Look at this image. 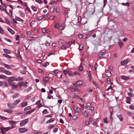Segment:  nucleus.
<instances>
[{"instance_id": "obj_1", "label": "nucleus", "mask_w": 134, "mask_h": 134, "mask_svg": "<svg viewBox=\"0 0 134 134\" xmlns=\"http://www.w3.org/2000/svg\"><path fill=\"white\" fill-rule=\"evenodd\" d=\"M0 130H1L2 133V134H4L5 132V131L6 132L10 130V128L8 127H1L0 128Z\"/></svg>"}, {"instance_id": "obj_2", "label": "nucleus", "mask_w": 134, "mask_h": 134, "mask_svg": "<svg viewBox=\"0 0 134 134\" xmlns=\"http://www.w3.org/2000/svg\"><path fill=\"white\" fill-rule=\"evenodd\" d=\"M29 120L28 119H27L22 121L20 124V126H23L28 122Z\"/></svg>"}, {"instance_id": "obj_3", "label": "nucleus", "mask_w": 134, "mask_h": 134, "mask_svg": "<svg viewBox=\"0 0 134 134\" xmlns=\"http://www.w3.org/2000/svg\"><path fill=\"white\" fill-rule=\"evenodd\" d=\"M130 60L128 59L124 60L121 61V65H124L125 64H127L129 62Z\"/></svg>"}, {"instance_id": "obj_4", "label": "nucleus", "mask_w": 134, "mask_h": 134, "mask_svg": "<svg viewBox=\"0 0 134 134\" xmlns=\"http://www.w3.org/2000/svg\"><path fill=\"white\" fill-rule=\"evenodd\" d=\"M18 130L21 133H24L28 131V130L25 128H20L18 129Z\"/></svg>"}, {"instance_id": "obj_5", "label": "nucleus", "mask_w": 134, "mask_h": 134, "mask_svg": "<svg viewBox=\"0 0 134 134\" xmlns=\"http://www.w3.org/2000/svg\"><path fill=\"white\" fill-rule=\"evenodd\" d=\"M105 75L107 77H109L111 76L110 72L109 70H107L105 71Z\"/></svg>"}, {"instance_id": "obj_6", "label": "nucleus", "mask_w": 134, "mask_h": 134, "mask_svg": "<svg viewBox=\"0 0 134 134\" xmlns=\"http://www.w3.org/2000/svg\"><path fill=\"white\" fill-rule=\"evenodd\" d=\"M76 82L77 86H80L82 85L83 82L82 81H77Z\"/></svg>"}, {"instance_id": "obj_7", "label": "nucleus", "mask_w": 134, "mask_h": 134, "mask_svg": "<svg viewBox=\"0 0 134 134\" xmlns=\"http://www.w3.org/2000/svg\"><path fill=\"white\" fill-rule=\"evenodd\" d=\"M8 106L9 108L12 109H13L15 107L14 106V104L13 103V104L10 103H8Z\"/></svg>"}, {"instance_id": "obj_8", "label": "nucleus", "mask_w": 134, "mask_h": 134, "mask_svg": "<svg viewBox=\"0 0 134 134\" xmlns=\"http://www.w3.org/2000/svg\"><path fill=\"white\" fill-rule=\"evenodd\" d=\"M3 65L5 68L8 69H10L12 68L11 66L8 64H3Z\"/></svg>"}, {"instance_id": "obj_9", "label": "nucleus", "mask_w": 134, "mask_h": 134, "mask_svg": "<svg viewBox=\"0 0 134 134\" xmlns=\"http://www.w3.org/2000/svg\"><path fill=\"white\" fill-rule=\"evenodd\" d=\"M8 81H13L15 80V78L14 77H10L8 78Z\"/></svg>"}, {"instance_id": "obj_10", "label": "nucleus", "mask_w": 134, "mask_h": 134, "mask_svg": "<svg viewBox=\"0 0 134 134\" xmlns=\"http://www.w3.org/2000/svg\"><path fill=\"white\" fill-rule=\"evenodd\" d=\"M121 78L122 79L124 80H126L129 79V77L127 76H121Z\"/></svg>"}, {"instance_id": "obj_11", "label": "nucleus", "mask_w": 134, "mask_h": 134, "mask_svg": "<svg viewBox=\"0 0 134 134\" xmlns=\"http://www.w3.org/2000/svg\"><path fill=\"white\" fill-rule=\"evenodd\" d=\"M67 44H63L61 46V48L62 49H66L67 48Z\"/></svg>"}, {"instance_id": "obj_12", "label": "nucleus", "mask_w": 134, "mask_h": 134, "mask_svg": "<svg viewBox=\"0 0 134 134\" xmlns=\"http://www.w3.org/2000/svg\"><path fill=\"white\" fill-rule=\"evenodd\" d=\"M118 43L119 45L120 46V47L121 48L124 45V43L121 40H119L118 42Z\"/></svg>"}, {"instance_id": "obj_13", "label": "nucleus", "mask_w": 134, "mask_h": 134, "mask_svg": "<svg viewBox=\"0 0 134 134\" xmlns=\"http://www.w3.org/2000/svg\"><path fill=\"white\" fill-rule=\"evenodd\" d=\"M55 119L54 118H52L50 119L49 120L47 121L46 122V123H51L54 121L55 120Z\"/></svg>"}, {"instance_id": "obj_14", "label": "nucleus", "mask_w": 134, "mask_h": 134, "mask_svg": "<svg viewBox=\"0 0 134 134\" xmlns=\"http://www.w3.org/2000/svg\"><path fill=\"white\" fill-rule=\"evenodd\" d=\"M7 30L12 34H14V31L10 28H8Z\"/></svg>"}, {"instance_id": "obj_15", "label": "nucleus", "mask_w": 134, "mask_h": 134, "mask_svg": "<svg viewBox=\"0 0 134 134\" xmlns=\"http://www.w3.org/2000/svg\"><path fill=\"white\" fill-rule=\"evenodd\" d=\"M34 109H33L31 110H29V111H27L26 113V114L27 115L29 114H30L32 113L33 112H34Z\"/></svg>"}, {"instance_id": "obj_16", "label": "nucleus", "mask_w": 134, "mask_h": 134, "mask_svg": "<svg viewBox=\"0 0 134 134\" xmlns=\"http://www.w3.org/2000/svg\"><path fill=\"white\" fill-rule=\"evenodd\" d=\"M48 78L47 77L44 78L43 79V81L44 83H46L48 82Z\"/></svg>"}, {"instance_id": "obj_17", "label": "nucleus", "mask_w": 134, "mask_h": 134, "mask_svg": "<svg viewBox=\"0 0 134 134\" xmlns=\"http://www.w3.org/2000/svg\"><path fill=\"white\" fill-rule=\"evenodd\" d=\"M3 51L5 53L9 54L10 53V51L7 49H3Z\"/></svg>"}, {"instance_id": "obj_18", "label": "nucleus", "mask_w": 134, "mask_h": 134, "mask_svg": "<svg viewBox=\"0 0 134 134\" xmlns=\"http://www.w3.org/2000/svg\"><path fill=\"white\" fill-rule=\"evenodd\" d=\"M27 105V102H24L21 103V105L22 107H25Z\"/></svg>"}, {"instance_id": "obj_19", "label": "nucleus", "mask_w": 134, "mask_h": 134, "mask_svg": "<svg viewBox=\"0 0 134 134\" xmlns=\"http://www.w3.org/2000/svg\"><path fill=\"white\" fill-rule=\"evenodd\" d=\"M15 19L17 21H20L22 22H23L24 21L21 18L18 17H16Z\"/></svg>"}, {"instance_id": "obj_20", "label": "nucleus", "mask_w": 134, "mask_h": 134, "mask_svg": "<svg viewBox=\"0 0 134 134\" xmlns=\"http://www.w3.org/2000/svg\"><path fill=\"white\" fill-rule=\"evenodd\" d=\"M82 63H81L79 67V69L80 71H82L83 70V68L82 66Z\"/></svg>"}, {"instance_id": "obj_21", "label": "nucleus", "mask_w": 134, "mask_h": 134, "mask_svg": "<svg viewBox=\"0 0 134 134\" xmlns=\"http://www.w3.org/2000/svg\"><path fill=\"white\" fill-rule=\"evenodd\" d=\"M4 111L5 112H7L9 113H12V110H9L8 109H5L4 110Z\"/></svg>"}, {"instance_id": "obj_22", "label": "nucleus", "mask_w": 134, "mask_h": 134, "mask_svg": "<svg viewBox=\"0 0 134 134\" xmlns=\"http://www.w3.org/2000/svg\"><path fill=\"white\" fill-rule=\"evenodd\" d=\"M83 113L84 114V116L86 117H87L88 116V112L87 111H84Z\"/></svg>"}, {"instance_id": "obj_23", "label": "nucleus", "mask_w": 134, "mask_h": 134, "mask_svg": "<svg viewBox=\"0 0 134 134\" xmlns=\"http://www.w3.org/2000/svg\"><path fill=\"white\" fill-rule=\"evenodd\" d=\"M23 82L22 81H20L18 83V86L20 87H21L23 86Z\"/></svg>"}, {"instance_id": "obj_24", "label": "nucleus", "mask_w": 134, "mask_h": 134, "mask_svg": "<svg viewBox=\"0 0 134 134\" xmlns=\"http://www.w3.org/2000/svg\"><path fill=\"white\" fill-rule=\"evenodd\" d=\"M4 73L7 75H12L11 72L5 70V71L4 72Z\"/></svg>"}, {"instance_id": "obj_25", "label": "nucleus", "mask_w": 134, "mask_h": 134, "mask_svg": "<svg viewBox=\"0 0 134 134\" xmlns=\"http://www.w3.org/2000/svg\"><path fill=\"white\" fill-rule=\"evenodd\" d=\"M3 55L5 57H7V58H12V57L10 56L9 55L7 54H3Z\"/></svg>"}, {"instance_id": "obj_26", "label": "nucleus", "mask_w": 134, "mask_h": 134, "mask_svg": "<svg viewBox=\"0 0 134 134\" xmlns=\"http://www.w3.org/2000/svg\"><path fill=\"white\" fill-rule=\"evenodd\" d=\"M20 101V100H15L13 103L14 105H16Z\"/></svg>"}, {"instance_id": "obj_27", "label": "nucleus", "mask_w": 134, "mask_h": 134, "mask_svg": "<svg viewBox=\"0 0 134 134\" xmlns=\"http://www.w3.org/2000/svg\"><path fill=\"white\" fill-rule=\"evenodd\" d=\"M84 45L83 44H81L80 45L79 47V49L80 51H81L83 49Z\"/></svg>"}, {"instance_id": "obj_28", "label": "nucleus", "mask_w": 134, "mask_h": 134, "mask_svg": "<svg viewBox=\"0 0 134 134\" xmlns=\"http://www.w3.org/2000/svg\"><path fill=\"white\" fill-rule=\"evenodd\" d=\"M31 8L32 10L34 12H36L37 11V9L35 6H32Z\"/></svg>"}, {"instance_id": "obj_29", "label": "nucleus", "mask_w": 134, "mask_h": 134, "mask_svg": "<svg viewBox=\"0 0 134 134\" xmlns=\"http://www.w3.org/2000/svg\"><path fill=\"white\" fill-rule=\"evenodd\" d=\"M90 106L91 104L89 103H88L85 106V108L86 109H87L88 108H90Z\"/></svg>"}, {"instance_id": "obj_30", "label": "nucleus", "mask_w": 134, "mask_h": 134, "mask_svg": "<svg viewBox=\"0 0 134 134\" xmlns=\"http://www.w3.org/2000/svg\"><path fill=\"white\" fill-rule=\"evenodd\" d=\"M118 117L121 121H122L123 118L122 117V116L121 115H119L118 116Z\"/></svg>"}, {"instance_id": "obj_31", "label": "nucleus", "mask_w": 134, "mask_h": 134, "mask_svg": "<svg viewBox=\"0 0 134 134\" xmlns=\"http://www.w3.org/2000/svg\"><path fill=\"white\" fill-rule=\"evenodd\" d=\"M70 90L72 92H74L76 89V88H74L73 87H70Z\"/></svg>"}, {"instance_id": "obj_32", "label": "nucleus", "mask_w": 134, "mask_h": 134, "mask_svg": "<svg viewBox=\"0 0 134 134\" xmlns=\"http://www.w3.org/2000/svg\"><path fill=\"white\" fill-rule=\"evenodd\" d=\"M31 109V107L30 106H28L25 107L24 109V111H26L27 110L30 109Z\"/></svg>"}, {"instance_id": "obj_33", "label": "nucleus", "mask_w": 134, "mask_h": 134, "mask_svg": "<svg viewBox=\"0 0 134 134\" xmlns=\"http://www.w3.org/2000/svg\"><path fill=\"white\" fill-rule=\"evenodd\" d=\"M31 87H30L24 90V91L25 92H27L31 90Z\"/></svg>"}, {"instance_id": "obj_34", "label": "nucleus", "mask_w": 134, "mask_h": 134, "mask_svg": "<svg viewBox=\"0 0 134 134\" xmlns=\"http://www.w3.org/2000/svg\"><path fill=\"white\" fill-rule=\"evenodd\" d=\"M5 71L4 68H3L0 67V72H4Z\"/></svg>"}, {"instance_id": "obj_35", "label": "nucleus", "mask_w": 134, "mask_h": 134, "mask_svg": "<svg viewBox=\"0 0 134 134\" xmlns=\"http://www.w3.org/2000/svg\"><path fill=\"white\" fill-rule=\"evenodd\" d=\"M20 15L21 16L24 17L25 16V14L23 12L20 11Z\"/></svg>"}, {"instance_id": "obj_36", "label": "nucleus", "mask_w": 134, "mask_h": 134, "mask_svg": "<svg viewBox=\"0 0 134 134\" xmlns=\"http://www.w3.org/2000/svg\"><path fill=\"white\" fill-rule=\"evenodd\" d=\"M18 87L17 85H14V84L12 86V88L13 89H16Z\"/></svg>"}, {"instance_id": "obj_37", "label": "nucleus", "mask_w": 134, "mask_h": 134, "mask_svg": "<svg viewBox=\"0 0 134 134\" xmlns=\"http://www.w3.org/2000/svg\"><path fill=\"white\" fill-rule=\"evenodd\" d=\"M19 95V94L17 93H15L13 95V96H12V97L13 98H16V97H18Z\"/></svg>"}, {"instance_id": "obj_38", "label": "nucleus", "mask_w": 134, "mask_h": 134, "mask_svg": "<svg viewBox=\"0 0 134 134\" xmlns=\"http://www.w3.org/2000/svg\"><path fill=\"white\" fill-rule=\"evenodd\" d=\"M23 80V79L21 77H17L15 79V80L18 81H20V80Z\"/></svg>"}, {"instance_id": "obj_39", "label": "nucleus", "mask_w": 134, "mask_h": 134, "mask_svg": "<svg viewBox=\"0 0 134 134\" xmlns=\"http://www.w3.org/2000/svg\"><path fill=\"white\" fill-rule=\"evenodd\" d=\"M49 64V63L48 62H46L45 63H43L42 64V66L44 67L47 66Z\"/></svg>"}, {"instance_id": "obj_40", "label": "nucleus", "mask_w": 134, "mask_h": 134, "mask_svg": "<svg viewBox=\"0 0 134 134\" xmlns=\"http://www.w3.org/2000/svg\"><path fill=\"white\" fill-rule=\"evenodd\" d=\"M42 31L43 33H45L46 32H47L48 30H47L45 28H44L42 29Z\"/></svg>"}, {"instance_id": "obj_41", "label": "nucleus", "mask_w": 134, "mask_h": 134, "mask_svg": "<svg viewBox=\"0 0 134 134\" xmlns=\"http://www.w3.org/2000/svg\"><path fill=\"white\" fill-rule=\"evenodd\" d=\"M42 113L43 114H46L48 113L47 110L46 109H44L42 112Z\"/></svg>"}, {"instance_id": "obj_42", "label": "nucleus", "mask_w": 134, "mask_h": 134, "mask_svg": "<svg viewBox=\"0 0 134 134\" xmlns=\"http://www.w3.org/2000/svg\"><path fill=\"white\" fill-rule=\"evenodd\" d=\"M59 72L58 70H55L54 71V72L55 76L57 75V74Z\"/></svg>"}, {"instance_id": "obj_43", "label": "nucleus", "mask_w": 134, "mask_h": 134, "mask_svg": "<svg viewBox=\"0 0 134 134\" xmlns=\"http://www.w3.org/2000/svg\"><path fill=\"white\" fill-rule=\"evenodd\" d=\"M17 122L14 121L13 120H9V122L12 124H15Z\"/></svg>"}, {"instance_id": "obj_44", "label": "nucleus", "mask_w": 134, "mask_h": 134, "mask_svg": "<svg viewBox=\"0 0 134 134\" xmlns=\"http://www.w3.org/2000/svg\"><path fill=\"white\" fill-rule=\"evenodd\" d=\"M103 55L102 54H100L98 55V59H101L105 57L103 56Z\"/></svg>"}, {"instance_id": "obj_45", "label": "nucleus", "mask_w": 134, "mask_h": 134, "mask_svg": "<svg viewBox=\"0 0 134 134\" xmlns=\"http://www.w3.org/2000/svg\"><path fill=\"white\" fill-rule=\"evenodd\" d=\"M7 78L6 76L3 75H0V79H5Z\"/></svg>"}, {"instance_id": "obj_46", "label": "nucleus", "mask_w": 134, "mask_h": 134, "mask_svg": "<svg viewBox=\"0 0 134 134\" xmlns=\"http://www.w3.org/2000/svg\"><path fill=\"white\" fill-rule=\"evenodd\" d=\"M0 118L1 119L3 120H7L8 119L7 118L2 116L1 115H0Z\"/></svg>"}, {"instance_id": "obj_47", "label": "nucleus", "mask_w": 134, "mask_h": 134, "mask_svg": "<svg viewBox=\"0 0 134 134\" xmlns=\"http://www.w3.org/2000/svg\"><path fill=\"white\" fill-rule=\"evenodd\" d=\"M0 30L1 31L0 32V33L1 34H3V32L4 30L3 29H2V28L0 26Z\"/></svg>"}, {"instance_id": "obj_48", "label": "nucleus", "mask_w": 134, "mask_h": 134, "mask_svg": "<svg viewBox=\"0 0 134 134\" xmlns=\"http://www.w3.org/2000/svg\"><path fill=\"white\" fill-rule=\"evenodd\" d=\"M59 26V24L58 23H56L55 24V27L56 28H58Z\"/></svg>"}, {"instance_id": "obj_49", "label": "nucleus", "mask_w": 134, "mask_h": 134, "mask_svg": "<svg viewBox=\"0 0 134 134\" xmlns=\"http://www.w3.org/2000/svg\"><path fill=\"white\" fill-rule=\"evenodd\" d=\"M129 3L128 2H127L126 3H122V5H126L127 6H129Z\"/></svg>"}, {"instance_id": "obj_50", "label": "nucleus", "mask_w": 134, "mask_h": 134, "mask_svg": "<svg viewBox=\"0 0 134 134\" xmlns=\"http://www.w3.org/2000/svg\"><path fill=\"white\" fill-rule=\"evenodd\" d=\"M5 20L7 24H10V23L9 21L7 19H6Z\"/></svg>"}, {"instance_id": "obj_51", "label": "nucleus", "mask_w": 134, "mask_h": 134, "mask_svg": "<svg viewBox=\"0 0 134 134\" xmlns=\"http://www.w3.org/2000/svg\"><path fill=\"white\" fill-rule=\"evenodd\" d=\"M82 20V18L81 16H79V17L78 20V22L79 23H80Z\"/></svg>"}, {"instance_id": "obj_52", "label": "nucleus", "mask_w": 134, "mask_h": 134, "mask_svg": "<svg viewBox=\"0 0 134 134\" xmlns=\"http://www.w3.org/2000/svg\"><path fill=\"white\" fill-rule=\"evenodd\" d=\"M78 37L80 38H82L83 37V35L82 34H80L78 35Z\"/></svg>"}, {"instance_id": "obj_53", "label": "nucleus", "mask_w": 134, "mask_h": 134, "mask_svg": "<svg viewBox=\"0 0 134 134\" xmlns=\"http://www.w3.org/2000/svg\"><path fill=\"white\" fill-rule=\"evenodd\" d=\"M58 129L57 128H54L53 129V132L54 133H55L58 130Z\"/></svg>"}, {"instance_id": "obj_54", "label": "nucleus", "mask_w": 134, "mask_h": 134, "mask_svg": "<svg viewBox=\"0 0 134 134\" xmlns=\"http://www.w3.org/2000/svg\"><path fill=\"white\" fill-rule=\"evenodd\" d=\"M104 122L105 123H108L107 121V117H106L103 119Z\"/></svg>"}, {"instance_id": "obj_55", "label": "nucleus", "mask_w": 134, "mask_h": 134, "mask_svg": "<svg viewBox=\"0 0 134 134\" xmlns=\"http://www.w3.org/2000/svg\"><path fill=\"white\" fill-rule=\"evenodd\" d=\"M42 133V132L41 131H37L35 132L34 134H41Z\"/></svg>"}, {"instance_id": "obj_56", "label": "nucleus", "mask_w": 134, "mask_h": 134, "mask_svg": "<svg viewBox=\"0 0 134 134\" xmlns=\"http://www.w3.org/2000/svg\"><path fill=\"white\" fill-rule=\"evenodd\" d=\"M55 10V7L54 6H52L51 8V12H53Z\"/></svg>"}, {"instance_id": "obj_57", "label": "nucleus", "mask_w": 134, "mask_h": 134, "mask_svg": "<svg viewBox=\"0 0 134 134\" xmlns=\"http://www.w3.org/2000/svg\"><path fill=\"white\" fill-rule=\"evenodd\" d=\"M8 82L10 85L13 86L14 84V83L13 82V81H8Z\"/></svg>"}, {"instance_id": "obj_58", "label": "nucleus", "mask_w": 134, "mask_h": 134, "mask_svg": "<svg viewBox=\"0 0 134 134\" xmlns=\"http://www.w3.org/2000/svg\"><path fill=\"white\" fill-rule=\"evenodd\" d=\"M93 83L94 85H95V87H96L97 88H98V85L96 83V82L93 81Z\"/></svg>"}, {"instance_id": "obj_59", "label": "nucleus", "mask_w": 134, "mask_h": 134, "mask_svg": "<svg viewBox=\"0 0 134 134\" xmlns=\"http://www.w3.org/2000/svg\"><path fill=\"white\" fill-rule=\"evenodd\" d=\"M27 82H25L24 83L23 82V85L24 87H26L27 86Z\"/></svg>"}, {"instance_id": "obj_60", "label": "nucleus", "mask_w": 134, "mask_h": 134, "mask_svg": "<svg viewBox=\"0 0 134 134\" xmlns=\"http://www.w3.org/2000/svg\"><path fill=\"white\" fill-rule=\"evenodd\" d=\"M29 9L30 8L28 7L27 6H26V10H28V11L30 13H31V10H30Z\"/></svg>"}, {"instance_id": "obj_61", "label": "nucleus", "mask_w": 134, "mask_h": 134, "mask_svg": "<svg viewBox=\"0 0 134 134\" xmlns=\"http://www.w3.org/2000/svg\"><path fill=\"white\" fill-rule=\"evenodd\" d=\"M43 17L42 16L37 17V19L38 20H40L42 19Z\"/></svg>"}, {"instance_id": "obj_62", "label": "nucleus", "mask_w": 134, "mask_h": 134, "mask_svg": "<svg viewBox=\"0 0 134 134\" xmlns=\"http://www.w3.org/2000/svg\"><path fill=\"white\" fill-rule=\"evenodd\" d=\"M4 9L2 5H0V9L1 10L4 11Z\"/></svg>"}, {"instance_id": "obj_63", "label": "nucleus", "mask_w": 134, "mask_h": 134, "mask_svg": "<svg viewBox=\"0 0 134 134\" xmlns=\"http://www.w3.org/2000/svg\"><path fill=\"white\" fill-rule=\"evenodd\" d=\"M20 73L22 74H26V72L24 71H20Z\"/></svg>"}, {"instance_id": "obj_64", "label": "nucleus", "mask_w": 134, "mask_h": 134, "mask_svg": "<svg viewBox=\"0 0 134 134\" xmlns=\"http://www.w3.org/2000/svg\"><path fill=\"white\" fill-rule=\"evenodd\" d=\"M54 126L53 125H50L48 126V128L49 129H51Z\"/></svg>"}]
</instances>
